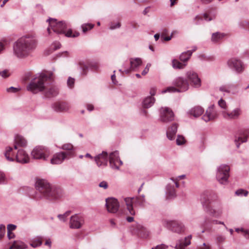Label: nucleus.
<instances>
[{"instance_id":"obj_45","label":"nucleus","mask_w":249,"mask_h":249,"mask_svg":"<svg viewBox=\"0 0 249 249\" xmlns=\"http://www.w3.org/2000/svg\"><path fill=\"white\" fill-rule=\"evenodd\" d=\"M248 193H249V192L248 191L242 189L237 190L235 193V194L236 196H246L248 195Z\"/></svg>"},{"instance_id":"obj_47","label":"nucleus","mask_w":249,"mask_h":249,"mask_svg":"<svg viewBox=\"0 0 249 249\" xmlns=\"http://www.w3.org/2000/svg\"><path fill=\"white\" fill-rule=\"evenodd\" d=\"M79 65L80 69L82 71L83 74H86L88 70V66L82 62H80Z\"/></svg>"},{"instance_id":"obj_50","label":"nucleus","mask_w":249,"mask_h":249,"mask_svg":"<svg viewBox=\"0 0 249 249\" xmlns=\"http://www.w3.org/2000/svg\"><path fill=\"white\" fill-rule=\"evenodd\" d=\"M20 90L19 88H15L14 87H11L6 89V91L9 93H17Z\"/></svg>"},{"instance_id":"obj_38","label":"nucleus","mask_w":249,"mask_h":249,"mask_svg":"<svg viewBox=\"0 0 249 249\" xmlns=\"http://www.w3.org/2000/svg\"><path fill=\"white\" fill-rule=\"evenodd\" d=\"M27 248V246L23 242L15 241L10 247V249H24Z\"/></svg>"},{"instance_id":"obj_49","label":"nucleus","mask_w":249,"mask_h":249,"mask_svg":"<svg viewBox=\"0 0 249 249\" xmlns=\"http://www.w3.org/2000/svg\"><path fill=\"white\" fill-rule=\"evenodd\" d=\"M219 90L222 92H226L228 93L230 92V89H229V87L227 86V85H224L219 87Z\"/></svg>"},{"instance_id":"obj_26","label":"nucleus","mask_w":249,"mask_h":249,"mask_svg":"<svg viewBox=\"0 0 249 249\" xmlns=\"http://www.w3.org/2000/svg\"><path fill=\"white\" fill-rule=\"evenodd\" d=\"M214 106L212 105L206 110V113L202 117V119L206 122L214 119L216 117V114L213 111Z\"/></svg>"},{"instance_id":"obj_59","label":"nucleus","mask_w":249,"mask_h":249,"mask_svg":"<svg viewBox=\"0 0 249 249\" xmlns=\"http://www.w3.org/2000/svg\"><path fill=\"white\" fill-rule=\"evenodd\" d=\"M5 179V175H4L3 173L0 172V184H3L4 183Z\"/></svg>"},{"instance_id":"obj_18","label":"nucleus","mask_w":249,"mask_h":249,"mask_svg":"<svg viewBox=\"0 0 249 249\" xmlns=\"http://www.w3.org/2000/svg\"><path fill=\"white\" fill-rule=\"evenodd\" d=\"M186 76L190 81V83L194 87L198 88L201 86V80L197 74L193 71H189L186 72Z\"/></svg>"},{"instance_id":"obj_37","label":"nucleus","mask_w":249,"mask_h":249,"mask_svg":"<svg viewBox=\"0 0 249 249\" xmlns=\"http://www.w3.org/2000/svg\"><path fill=\"white\" fill-rule=\"evenodd\" d=\"M43 237L37 236L34 238L30 243V245L33 248H36L41 245L42 243Z\"/></svg>"},{"instance_id":"obj_39","label":"nucleus","mask_w":249,"mask_h":249,"mask_svg":"<svg viewBox=\"0 0 249 249\" xmlns=\"http://www.w3.org/2000/svg\"><path fill=\"white\" fill-rule=\"evenodd\" d=\"M224 36V35L219 32L213 33L212 36V40L213 42H217L222 39Z\"/></svg>"},{"instance_id":"obj_36","label":"nucleus","mask_w":249,"mask_h":249,"mask_svg":"<svg viewBox=\"0 0 249 249\" xmlns=\"http://www.w3.org/2000/svg\"><path fill=\"white\" fill-rule=\"evenodd\" d=\"M218 221L217 220H211L209 218H206L202 223L204 227H206V230H210L211 229V224H218Z\"/></svg>"},{"instance_id":"obj_48","label":"nucleus","mask_w":249,"mask_h":249,"mask_svg":"<svg viewBox=\"0 0 249 249\" xmlns=\"http://www.w3.org/2000/svg\"><path fill=\"white\" fill-rule=\"evenodd\" d=\"M75 83V79L73 78L69 77L67 80V85L70 89H72L74 87Z\"/></svg>"},{"instance_id":"obj_30","label":"nucleus","mask_w":249,"mask_h":249,"mask_svg":"<svg viewBox=\"0 0 249 249\" xmlns=\"http://www.w3.org/2000/svg\"><path fill=\"white\" fill-rule=\"evenodd\" d=\"M178 124H173L170 127L168 128L166 132L167 137L170 140H173L175 139L176 133L178 130Z\"/></svg>"},{"instance_id":"obj_44","label":"nucleus","mask_w":249,"mask_h":249,"mask_svg":"<svg viewBox=\"0 0 249 249\" xmlns=\"http://www.w3.org/2000/svg\"><path fill=\"white\" fill-rule=\"evenodd\" d=\"M71 213V211H68L63 214H58L57 217L60 220L65 222L66 220V217H68L70 214Z\"/></svg>"},{"instance_id":"obj_54","label":"nucleus","mask_w":249,"mask_h":249,"mask_svg":"<svg viewBox=\"0 0 249 249\" xmlns=\"http://www.w3.org/2000/svg\"><path fill=\"white\" fill-rule=\"evenodd\" d=\"M218 105L222 108H226L227 105L226 102L223 100L222 99H221L218 102Z\"/></svg>"},{"instance_id":"obj_46","label":"nucleus","mask_w":249,"mask_h":249,"mask_svg":"<svg viewBox=\"0 0 249 249\" xmlns=\"http://www.w3.org/2000/svg\"><path fill=\"white\" fill-rule=\"evenodd\" d=\"M185 140L184 137L181 135H178L176 140L177 144L178 145H181L185 143Z\"/></svg>"},{"instance_id":"obj_19","label":"nucleus","mask_w":249,"mask_h":249,"mask_svg":"<svg viewBox=\"0 0 249 249\" xmlns=\"http://www.w3.org/2000/svg\"><path fill=\"white\" fill-rule=\"evenodd\" d=\"M142 60L139 58H131L130 60V68H126L124 65V71H122L121 69H120L119 71L121 72H124L126 74H128L131 71H134L136 69L138 68L142 65Z\"/></svg>"},{"instance_id":"obj_40","label":"nucleus","mask_w":249,"mask_h":249,"mask_svg":"<svg viewBox=\"0 0 249 249\" xmlns=\"http://www.w3.org/2000/svg\"><path fill=\"white\" fill-rule=\"evenodd\" d=\"M121 26V23L119 21H111L109 23V29L113 30L116 29H119Z\"/></svg>"},{"instance_id":"obj_43","label":"nucleus","mask_w":249,"mask_h":249,"mask_svg":"<svg viewBox=\"0 0 249 249\" xmlns=\"http://www.w3.org/2000/svg\"><path fill=\"white\" fill-rule=\"evenodd\" d=\"M226 240V237L222 234H218L215 235V241L218 245L223 243Z\"/></svg>"},{"instance_id":"obj_51","label":"nucleus","mask_w":249,"mask_h":249,"mask_svg":"<svg viewBox=\"0 0 249 249\" xmlns=\"http://www.w3.org/2000/svg\"><path fill=\"white\" fill-rule=\"evenodd\" d=\"M5 233V226L3 224L0 225V240L4 236Z\"/></svg>"},{"instance_id":"obj_13","label":"nucleus","mask_w":249,"mask_h":249,"mask_svg":"<svg viewBox=\"0 0 249 249\" xmlns=\"http://www.w3.org/2000/svg\"><path fill=\"white\" fill-rule=\"evenodd\" d=\"M167 228L173 232L182 233L185 231V227L180 221L177 220L168 221L166 223Z\"/></svg>"},{"instance_id":"obj_57","label":"nucleus","mask_w":249,"mask_h":249,"mask_svg":"<svg viewBox=\"0 0 249 249\" xmlns=\"http://www.w3.org/2000/svg\"><path fill=\"white\" fill-rule=\"evenodd\" d=\"M99 186L104 189H107L108 188V184L106 181H103L99 183Z\"/></svg>"},{"instance_id":"obj_2","label":"nucleus","mask_w":249,"mask_h":249,"mask_svg":"<svg viewBox=\"0 0 249 249\" xmlns=\"http://www.w3.org/2000/svg\"><path fill=\"white\" fill-rule=\"evenodd\" d=\"M35 187L38 192L34 197L37 200L41 199L54 200L60 198L63 195V191L60 187L51 185L45 179H37Z\"/></svg>"},{"instance_id":"obj_55","label":"nucleus","mask_w":249,"mask_h":249,"mask_svg":"<svg viewBox=\"0 0 249 249\" xmlns=\"http://www.w3.org/2000/svg\"><path fill=\"white\" fill-rule=\"evenodd\" d=\"M17 226L15 225L10 224L7 225V231L9 235V231H12L16 229Z\"/></svg>"},{"instance_id":"obj_4","label":"nucleus","mask_w":249,"mask_h":249,"mask_svg":"<svg viewBox=\"0 0 249 249\" xmlns=\"http://www.w3.org/2000/svg\"><path fill=\"white\" fill-rule=\"evenodd\" d=\"M94 160L98 167L106 166L109 160L111 168L116 170H119V166L123 164L118 151L110 153L109 156L106 151H103L94 157Z\"/></svg>"},{"instance_id":"obj_20","label":"nucleus","mask_w":249,"mask_h":249,"mask_svg":"<svg viewBox=\"0 0 249 249\" xmlns=\"http://www.w3.org/2000/svg\"><path fill=\"white\" fill-rule=\"evenodd\" d=\"M17 162L20 163H27L30 161V157L26 152L23 149H18L16 155Z\"/></svg>"},{"instance_id":"obj_29","label":"nucleus","mask_w":249,"mask_h":249,"mask_svg":"<svg viewBox=\"0 0 249 249\" xmlns=\"http://www.w3.org/2000/svg\"><path fill=\"white\" fill-rule=\"evenodd\" d=\"M242 111L240 108H236L231 113H224V117L226 119H236L241 114Z\"/></svg>"},{"instance_id":"obj_53","label":"nucleus","mask_w":249,"mask_h":249,"mask_svg":"<svg viewBox=\"0 0 249 249\" xmlns=\"http://www.w3.org/2000/svg\"><path fill=\"white\" fill-rule=\"evenodd\" d=\"M61 44L59 42H54L52 45V48L53 50H56L60 48Z\"/></svg>"},{"instance_id":"obj_10","label":"nucleus","mask_w":249,"mask_h":249,"mask_svg":"<svg viewBox=\"0 0 249 249\" xmlns=\"http://www.w3.org/2000/svg\"><path fill=\"white\" fill-rule=\"evenodd\" d=\"M50 149L44 146H36L31 152L33 159L47 160L51 155Z\"/></svg>"},{"instance_id":"obj_56","label":"nucleus","mask_w":249,"mask_h":249,"mask_svg":"<svg viewBox=\"0 0 249 249\" xmlns=\"http://www.w3.org/2000/svg\"><path fill=\"white\" fill-rule=\"evenodd\" d=\"M168 246L165 245V244H160L157 245L155 248H152V249H167Z\"/></svg>"},{"instance_id":"obj_63","label":"nucleus","mask_w":249,"mask_h":249,"mask_svg":"<svg viewBox=\"0 0 249 249\" xmlns=\"http://www.w3.org/2000/svg\"><path fill=\"white\" fill-rule=\"evenodd\" d=\"M7 236L8 238L10 239L13 238L15 237V234L11 231H9V235L8 234V231H7Z\"/></svg>"},{"instance_id":"obj_28","label":"nucleus","mask_w":249,"mask_h":249,"mask_svg":"<svg viewBox=\"0 0 249 249\" xmlns=\"http://www.w3.org/2000/svg\"><path fill=\"white\" fill-rule=\"evenodd\" d=\"M4 156L6 160L9 161H14L16 160V153L13 148L11 146H7L5 148Z\"/></svg>"},{"instance_id":"obj_24","label":"nucleus","mask_w":249,"mask_h":249,"mask_svg":"<svg viewBox=\"0 0 249 249\" xmlns=\"http://www.w3.org/2000/svg\"><path fill=\"white\" fill-rule=\"evenodd\" d=\"M67 153L64 152L57 153L53 156L51 160V162L53 164H58L61 163L66 158Z\"/></svg>"},{"instance_id":"obj_14","label":"nucleus","mask_w":249,"mask_h":249,"mask_svg":"<svg viewBox=\"0 0 249 249\" xmlns=\"http://www.w3.org/2000/svg\"><path fill=\"white\" fill-rule=\"evenodd\" d=\"M44 95L47 98L54 97L59 93V89L58 86L52 83L48 84L46 82L45 89L43 90Z\"/></svg>"},{"instance_id":"obj_64","label":"nucleus","mask_w":249,"mask_h":249,"mask_svg":"<svg viewBox=\"0 0 249 249\" xmlns=\"http://www.w3.org/2000/svg\"><path fill=\"white\" fill-rule=\"evenodd\" d=\"M87 108L89 111H91L93 110L94 107L92 105L88 104L87 106Z\"/></svg>"},{"instance_id":"obj_1","label":"nucleus","mask_w":249,"mask_h":249,"mask_svg":"<svg viewBox=\"0 0 249 249\" xmlns=\"http://www.w3.org/2000/svg\"><path fill=\"white\" fill-rule=\"evenodd\" d=\"M37 44L38 41L35 34L25 35L13 43V54L19 59L29 57L36 48Z\"/></svg>"},{"instance_id":"obj_62","label":"nucleus","mask_w":249,"mask_h":249,"mask_svg":"<svg viewBox=\"0 0 249 249\" xmlns=\"http://www.w3.org/2000/svg\"><path fill=\"white\" fill-rule=\"evenodd\" d=\"M156 92V89L155 88H152L150 89V93L151 96L155 95Z\"/></svg>"},{"instance_id":"obj_27","label":"nucleus","mask_w":249,"mask_h":249,"mask_svg":"<svg viewBox=\"0 0 249 249\" xmlns=\"http://www.w3.org/2000/svg\"><path fill=\"white\" fill-rule=\"evenodd\" d=\"M27 141L22 136L17 135L15 137L14 149H18V146L25 147L27 145Z\"/></svg>"},{"instance_id":"obj_22","label":"nucleus","mask_w":249,"mask_h":249,"mask_svg":"<svg viewBox=\"0 0 249 249\" xmlns=\"http://www.w3.org/2000/svg\"><path fill=\"white\" fill-rule=\"evenodd\" d=\"M53 110L57 112H62L68 111L70 106L68 103L65 102H56L52 105Z\"/></svg>"},{"instance_id":"obj_34","label":"nucleus","mask_w":249,"mask_h":249,"mask_svg":"<svg viewBox=\"0 0 249 249\" xmlns=\"http://www.w3.org/2000/svg\"><path fill=\"white\" fill-rule=\"evenodd\" d=\"M192 56V52L191 51H186L182 53L179 56V60L183 63H186L190 59Z\"/></svg>"},{"instance_id":"obj_3","label":"nucleus","mask_w":249,"mask_h":249,"mask_svg":"<svg viewBox=\"0 0 249 249\" xmlns=\"http://www.w3.org/2000/svg\"><path fill=\"white\" fill-rule=\"evenodd\" d=\"M200 201L203 209L210 215L219 217L223 213L221 202L217 200V195L213 191H205L201 196Z\"/></svg>"},{"instance_id":"obj_23","label":"nucleus","mask_w":249,"mask_h":249,"mask_svg":"<svg viewBox=\"0 0 249 249\" xmlns=\"http://www.w3.org/2000/svg\"><path fill=\"white\" fill-rule=\"evenodd\" d=\"M192 238V235H189L184 239L177 240L175 248L176 249H185L188 246L191 244Z\"/></svg>"},{"instance_id":"obj_15","label":"nucleus","mask_w":249,"mask_h":249,"mask_svg":"<svg viewBox=\"0 0 249 249\" xmlns=\"http://www.w3.org/2000/svg\"><path fill=\"white\" fill-rule=\"evenodd\" d=\"M160 120L164 123L172 121L174 119V114L172 110L169 107H161L160 109Z\"/></svg>"},{"instance_id":"obj_11","label":"nucleus","mask_w":249,"mask_h":249,"mask_svg":"<svg viewBox=\"0 0 249 249\" xmlns=\"http://www.w3.org/2000/svg\"><path fill=\"white\" fill-rule=\"evenodd\" d=\"M169 181L166 187V195L169 198H172L176 196L175 187L178 188L179 185L178 183L177 178L174 179V178H171Z\"/></svg>"},{"instance_id":"obj_7","label":"nucleus","mask_w":249,"mask_h":249,"mask_svg":"<svg viewBox=\"0 0 249 249\" xmlns=\"http://www.w3.org/2000/svg\"><path fill=\"white\" fill-rule=\"evenodd\" d=\"M173 85L174 86L167 87L165 89L162 91V93L166 92H183L189 89V83L188 80L182 77H178L173 81Z\"/></svg>"},{"instance_id":"obj_61","label":"nucleus","mask_w":249,"mask_h":249,"mask_svg":"<svg viewBox=\"0 0 249 249\" xmlns=\"http://www.w3.org/2000/svg\"><path fill=\"white\" fill-rule=\"evenodd\" d=\"M172 34H171V35L170 36H164V37L161 36V39L162 41H168L172 39Z\"/></svg>"},{"instance_id":"obj_31","label":"nucleus","mask_w":249,"mask_h":249,"mask_svg":"<svg viewBox=\"0 0 249 249\" xmlns=\"http://www.w3.org/2000/svg\"><path fill=\"white\" fill-rule=\"evenodd\" d=\"M204 109L199 106H196L191 108L188 112V114L192 115L195 117H197L202 114L204 112Z\"/></svg>"},{"instance_id":"obj_5","label":"nucleus","mask_w":249,"mask_h":249,"mask_svg":"<svg viewBox=\"0 0 249 249\" xmlns=\"http://www.w3.org/2000/svg\"><path fill=\"white\" fill-rule=\"evenodd\" d=\"M53 74L52 71L48 72V74H41L38 77L32 79L27 87L28 91L33 93H37L42 91L45 89L46 83L48 80H52Z\"/></svg>"},{"instance_id":"obj_42","label":"nucleus","mask_w":249,"mask_h":249,"mask_svg":"<svg viewBox=\"0 0 249 249\" xmlns=\"http://www.w3.org/2000/svg\"><path fill=\"white\" fill-rule=\"evenodd\" d=\"M94 26V24L91 23H84L81 26L83 33H86L87 31L92 29Z\"/></svg>"},{"instance_id":"obj_21","label":"nucleus","mask_w":249,"mask_h":249,"mask_svg":"<svg viewBox=\"0 0 249 249\" xmlns=\"http://www.w3.org/2000/svg\"><path fill=\"white\" fill-rule=\"evenodd\" d=\"M215 18L216 14L215 13L212 12H208L203 14V17L199 15L196 16L194 20L196 24L198 25L200 24V21L203 20V18L207 21H210L214 19Z\"/></svg>"},{"instance_id":"obj_25","label":"nucleus","mask_w":249,"mask_h":249,"mask_svg":"<svg viewBox=\"0 0 249 249\" xmlns=\"http://www.w3.org/2000/svg\"><path fill=\"white\" fill-rule=\"evenodd\" d=\"M249 137V129L242 131L237 139L235 140V142L236 147L238 148L241 143L245 142L247 141L248 138Z\"/></svg>"},{"instance_id":"obj_6","label":"nucleus","mask_w":249,"mask_h":249,"mask_svg":"<svg viewBox=\"0 0 249 249\" xmlns=\"http://www.w3.org/2000/svg\"><path fill=\"white\" fill-rule=\"evenodd\" d=\"M128 214L131 215L136 214V210L134 207L144 208L145 206L146 200L144 195H140L135 197H127L124 198Z\"/></svg>"},{"instance_id":"obj_33","label":"nucleus","mask_w":249,"mask_h":249,"mask_svg":"<svg viewBox=\"0 0 249 249\" xmlns=\"http://www.w3.org/2000/svg\"><path fill=\"white\" fill-rule=\"evenodd\" d=\"M60 148L64 150H67L69 151V153H67V156H73L74 155L75 148L73 147L71 143H65L62 145Z\"/></svg>"},{"instance_id":"obj_32","label":"nucleus","mask_w":249,"mask_h":249,"mask_svg":"<svg viewBox=\"0 0 249 249\" xmlns=\"http://www.w3.org/2000/svg\"><path fill=\"white\" fill-rule=\"evenodd\" d=\"M155 99L152 96H148L144 98L142 102V106L143 108H148L151 107L154 104Z\"/></svg>"},{"instance_id":"obj_16","label":"nucleus","mask_w":249,"mask_h":249,"mask_svg":"<svg viewBox=\"0 0 249 249\" xmlns=\"http://www.w3.org/2000/svg\"><path fill=\"white\" fill-rule=\"evenodd\" d=\"M84 223V217L82 215L75 214L71 217L70 227L71 229H78L82 227Z\"/></svg>"},{"instance_id":"obj_35","label":"nucleus","mask_w":249,"mask_h":249,"mask_svg":"<svg viewBox=\"0 0 249 249\" xmlns=\"http://www.w3.org/2000/svg\"><path fill=\"white\" fill-rule=\"evenodd\" d=\"M186 65V63H181L177 59H174L172 60V66L174 69H183Z\"/></svg>"},{"instance_id":"obj_9","label":"nucleus","mask_w":249,"mask_h":249,"mask_svg":"<svg viewBox=\"0 0 249 249\" xmlns=\"http://www.w3.org/2000/svg\"><path fill=\"white\" fill-rule=\"evenodd\" d=\"M49 22V26L47 28V31L48 34H51V30H52L53 32L57 34H63L65 33V30H66L68 25L64 21H57L55 18H50L47 20Z\"/></svg>"},{"instance_id":"obj_41","label":"nucleus","mask_w":249,"mask_h":249,"mask_svg":"<svg viewBox=\"0 0 249 249\" xmlns=\"http://www.w3.org/2000/svg\"><path fill=\"white\" fill-rule=\"evenodd\" d=\"M63 34H65V36L68 37H76L80 35L79 33L77 32L73 33L71 29L68 30L67 32L66 30H65V33H63Z\"/></svg>"},{"instance_id":"obj_52","label":"nucleus","mask_w":249,"mask_h":249,"mask_svg":"<svg viewBox=\"0 0 249 249\" xmlns=\"http://www.w3.org/2000/svg\"><path fill=\"white\" fill-rule=\"evenodd\" d=\"M0 76L3 78H7L9 76L8 71L4 70L2 71H0Z\"/></svg>"},{"instance_id":"obj_8","label":"nucleus","mask_w":249,"mask_h":249,"mask_svg":"<svg viewBox=\"0 0 249 249\" xmlns=\"http://www.w3.org/2000/svg\"><path fill=\"white\" fill-rule=\"evenodd\" d=\"M230 168L226 164L218 166L216 171V180L221 185H226L229 182Z\"/></svg>"},{"instance_id":"obj_17","label":"nucleus","mask_w":249,"mask_h":249,"mask_svg":"<svg viewBox=\"0 0 249 249\" xmlns=\"http://www.w3.org/2000/svg\"><path fill=\"white\" fill-rule=\"evenodd\" d=\"M119 203L117 199L114 198L106 199V207L108 212L111 213H116L119 210Z\"/></svg>"},{"instance_id":"obj_12","label":"nucleus","mask_w":249,"mask_h":249,"mask_svg":"<svg viewBox=\"0 0 249 249\" xmlns=\"http://www.w3.org/2000/svg\"><path fill=\"white\" fill-rule=\"evenodd\" d=\"M230 69L237 73H242L244 70V66L241 61L236 58H231L227 61Z\"/></svg>"},{"instance_id":"obj_58","label":"nucleus","mask_w":249,"mask_h":249,"mask_svg":"<svg viewBox=\"0 0 249 249\" xmlns=\"http://www.w3.org/2000/svg\"><path fill=\"white\" fill-rule=\"evenodd\" d=\"M151 66L150 64H147L146 67L144 68V69L143 70V71L142 72V74L143 75H145L148 73L149 71V68Z\"/></svg>"},{"instance_id":"obj_60","label":"nucleus","mask_w":249,"mask_h":249,"mask_svg":"<svg viewBox=\"0 0 249 249\" xmlns=\"http://www.w3.org/2000/svg\"><path fill=\"white\" fill-rule=\"evenodd\" d=\"M199 249H211V246L209 244L204 243Z\"/></svg>"}]
</instances>
